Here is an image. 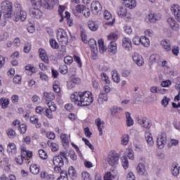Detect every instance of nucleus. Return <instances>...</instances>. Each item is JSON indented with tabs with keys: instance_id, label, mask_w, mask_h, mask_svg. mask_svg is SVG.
Returning a JSON list of instances; mask_svg holds the SVG:
<instances>
[{
	"instance_id": "nucleus-58",
	"label": "nucleus",
	"mask_w": 180,
	"mask_h": 180,
	"mask_svg": "<svg viewBox=\"0 0 180 180\" xmlns=\"http://www.w3.org/2000/svg\"><path fill=\"white\" fill-rule=\"evenodd\" d=\"M14 7L15 8V12H20V11H23V9H22V5L19 2H15L14 4Z\"/></svg>"
},
{
	"instance_id": "nucleus-43",
	"label": "nucleus",
	"mask_w": 180,
	"mask_h": 180,
	"mask_svg": "<svg viewBox=\"0 0 180 180\" xmlns=\"http://www.w3.org/2000/svg\"><path fill=\"white\" fill-rule=\"evenodd\" d=\"M101 79L102 81H105V84H110V80L109 79V77H108V75L105 72H102L101 74Z\"/></svg>"
},
{
	"instance_id": "nucleus-22",
	"label": "nucleus",
	"mask_w": 180,
	"mask_h": 180,
	"mask_svg": "<svg viewBox=\"0 0 180 180\" xmlns=\"http://www.w3.org/2000/svg\"><path fill=\"white\" fill-rule=\"evenodd\" d=\"M39 57L41 60L46 64H49V63H50V60H49V56H47L46 50L43 49H39Z\"/></svg>"
},
{
	"instance_id": "nucleus-47",
	"label": "nucleus",
	"mask_w": 180,
	"mask_h": 180,
	"mask_svg": "<svg viewBox=\"0 0 180 180\" xmlns=\"http://www.w3.org/2000/svg\"><path fill=\"white\" fill-rule=\"evenodd\" d=\"M69 157L73 161H77V154L75 153V151L74 150H70L68 153Z\"/></svg>"
},
{
	"instance_id": "nucleus-35",
	"label": "nucleus",
	"mask_w": 180,
	"mask_h": 180,
	"mask_svg": "<svg viewBox=\"0 0 180 180\" xmlns=\"http://www.w3.org/2000/svg\"><path fill=\"white\" fill-rule=\"evenodd\" d=\"M88 26L89 29L92 32H96L98 30V25L94 21H89Z\"/></svg>"
},
{
	"instance_id": "nucleus-52",
	"label": "nucleus",
	"mask_w": 180,
	"mask_h": 180,
	"mask_svg": "<svg viewBox=\"0 0 180 180\" xmlns=\"http://www.w3.org/2000/svg\"><path fill=\"white\" fill-rule=\"evenodd\" d=\"M60 70L61 74H67L68 72V67L66 65H61Z\"/></svg>"
},
{
	"instance_id": "nucleus-41",
	"label": "nucleus",
	"mask_w": 180,
	"mask_h": 180,
	"mask_svg": "<svg viewBox=\"0 0 180 180\" xmlns=\"http://www.w3.org/2000/svg\"><path fill=\"white\" fill-rule=\"evenodd\" d=\"M53 88L54 92H56V94H60V92H61V89L60 88L58 81H55L53 82Z\"/></svg>"
},
{
	"instance_id": "nucleus-21",
	"label": "nucleus",
	"mask_w": 180,
	"mask_h": 180,
	"mask_svg": "<svg viewBox=\"0 0 180 180\" xmlns=\"http://www.w3.org/2000/svg\"><path fill=\"white\" fill-rule=\"evenodd\" d=\"M56 104H52L51 106H49V108H46L44 111V115L49 119H53V112H56Z\"/></svg>"
},
{
	"instance_id": "nucleus-9",
	"label": "nucleus",
	"mask_w": 180,
	"mask_h": 180,
	"mask_svg": "<svg viewBox=\"0 0 180 180\" xmlns=\"http://www.w3.org/2000/svg\"><path fill=\"white\" fill-rule=\"evenodd\" d=\"M27 18V13H26V11L23 10L15 12L14 15L13 17V19L15 22H19V20H21V22H25V20H26Z\"/></svg>"
},
{
	"instance_id": "nucleus-5",
	"label": "nucleus",
	"mask_w": 180,
	"mask_h": 180,
	"mask_svg": "<svg viewBox=\"0 0 180 180\" xmlns=\"http://www.w3.org/2000/svg\"><path fill=\"white\" fill-rule=\"evenodd\" d=\"M56 37L58 41H60L61 44H63V46L68 44V35H67V32L62 28L58 30Z\"/></svg>"
},
{
	"instance_id": "nucleus-17",
	"label": "nucleus",
	"mask_w": 180,
	"mask_h": 180,
	"mask_svg": "<svg viewBox=\"0 0 180 180\" xmlns=\"http://www.w3.org/2000/svg\"><path fill=\"white\" fill-rule=\"evenodd\" d=\"M88 43L91 49L93 57H96V56H98V46L96 45V41H95V39H90Z\"/></svg>"
},
{
	"instance_id": "nucleus-20",
	"label": "nucleus",
	"mask_w": 180,
	"mask_h": 180,
	"mask_svg": "<svg viewBox=\"0 0 180 180\" xmlns=\"http://www.w3.org/2000/svg\"><path fill=\"white\" fill-rule=\"evenodd\" d=\"M133 61L139 65V67H141L143 64H144V60H143V57L140 56V54L137 53H134L132 55Z\"/></svg>"
},
{
	"instance_id": "nucleus-34",
	"label": "nucleus",
	"mask_w": 180,
	"mask_h": 180,
	"mask_svg": "<svg viewBox=\"0 0 180 180\" xmlns=\"http://www.w3.org/2000/svg\"><path fill=\"white\" fill-rule=\"evenodd\" d=\"M112 81L116 84H119L120 82V76L119 75V73H117V71L116 70L112 71Z\"/></svg>"
},
{
	"instance_id": "nucleus-19",
	"label": "nucleus",
	"mask_w": 180,
	"mask_h": 180,
	"mask_svg": "<svg viewBox=\"0 0 180 180\" xmlns=\"http://www.w3.org/2000/svg\"><path fill=\"white\" fill-rule=\"evenodd\" d=\"M117 15L120 18H124L125 20H129L131 19L130 15H127V10L124 7H120L118 8Z\"/></svg>"
},
{
	"instance_id": "nucleus-1",
	"label": "nucleus",
	"mask_w": 180,
	"mask_h": 180,
	"mask_svg": "<svg viewBox=\"0 0 180 180\" xmlns=\"http://www.w3.org/2000/svg\"><path fill=\"white\" fill-rule=\"evenodd\" d=\"M70 99L77 106H89L94 102L92 93L90 91L75 92L70 95Z\"/></svg>"
},
{
	"instance_id": "nucleus-49",
	"label": "nucleus",
	"mask_w": 180,
	"mask_h": 180,
	"mask_svg": "<svg viewBox=\"0 0 180 180\" xmlns=\"http://www.w3.org/2000/svg\"><path fill=\"white\" fill-rule=\"evenodd\" d=\"M171 101L170 98H167V96H165L163 99L162 100V105L164 106V108H167L168 106V103Z\"/></svg>"
},
{
	"instance_id": "nucleus-27",
	"label": "nucleus",
	"mask_w": 180,
	"mask_h": 180,
	"mask_svg": "<svg viewBox=\"0 0 180 180\" xmlns=\"http://www.w3.org/2000/svg\"><path fill=\"white\" fill-rule=\"evenodd\" d=\"M124 5L127 8H129V9H133V8H136V0H122Z\"/></svg>"
},
{
	"instance_id": "nucleus-6",
	"label": "nucleus",
	"mask_w": 180,
	"mask_h": 180,
	"mask_svg": "<svg viewBox=\"0 0 180 180\" xmlns=\"http://www.w3.org/2000/svg\"><path fill=\"white\" fill-rule=\"evenodd\" d=\"M68 161V158H67V153L65 152H60L58 156L53 157V162L54 165H59V167H64V159Z\"/></svg>"
},
{
	"instance_id": "nucleus-45",
	"label": "nucleus",
	"mask_w": 180,
	"mask_h": 180,
	"mask_svg": "<svg viewBox=\"0 0 180 180\" xmlns=\"http://www.w3.org/2000/svg\"><path fill=\"white\" fill-rule=\"evenodd\" d=\"M38 153L40 158H41L42 160H47V153H46L44 150L40 149L39 150Z\"/></svg>"
},
{
	"instance_id": "nucleus-62",
	"label": "nucleus",
	"mask_w": 180,
	"mask_h": 180,
	"mask_svg": "<svg viewBox=\"0 0 180 180\" xmlns=\"http://www.w3.org/2000/svg\"><path fill=\"white\" fill-rule=\"evenodd\" d=\"M172 51L174 56H178V54H179V47L177 46H174L172 48Z\"/></svg>"
},
{
	"instance_id": "nucleus-29",
	"label": "nucleus",
	"mask_w": 180,
	"mask_h": 180,
	"mask_svg": "<svg viewBox=\"0 0 180 180\" xmlns=\"http://www.w3.org/2000/svg\"><path fill=\"white\" fill-rule=\"evenodd\" d=\"M125 116L127 119V126L128 127H131V126L134 124V121L133 120V118H131V116H130V112H125Z\"/></svg>"
},
{
	"instance_id": "nucleus-38",
	"label": "nucleus",
	"mask_w": 180,
	"mask_h": 180,
	"mask_svg": "<svg viewBox=\"0 0 180 180\" xmlns=\"http://www.w3.org/2000/svg\"><path fill=\"white\" fill-rule=\"evenodd\" d=\"M121 160L122 167L124 168V169H127L129 168V160L127 159V157L122 156Z\"/></svg>"
},
{
	"instance_id": "nucleus-56",
	"label": "nucleus",
	"mask_w": 180,
	"mask_h": 180,
	"mask_svg": "<svg viewBox=\"0 0 180 180\" xmlns=\"http://www.w3.org/2000/svg\"><path fill=\"white\" fill-rule=\"evenodd\" d=\"M35 110H36V112L38 113V115H42V113H44V112L46 111V108L38 106V107L36 108Z\"/></svg>"
},
{
	"instance_id": "nucleus-2",
	"label": "nucleus",
	"mask_w": 180,
	"mask_h": 180,
	"mask_svg": "<svg viewBox=\"0 0 180 180\" xmlns=\"http://www.w3.org/2000/svg\"><path fill=\"white\" fill-rule=\"evenodd\" d=\"M117 40V34L116 32H112L107 37L108 50L112 54H116L117 53V46L115 42Z\"/></svg>"
},
{
	"instance_id": "nucleus-42",
	"label": "nucleus",
	"mask_w": 180,
	"mask_h": 180,
	"mask_svg": "<svg viewBox=\"0 0 180 180\" xmlns=\"http://www.w3.org/2000/svg\"><path fill=\"white\" fill-rule=\"evenodd\" d=\"M50 46L52 49H57L59 47L58 43L54 39H51L49 40Z\"/></svg>"
},
{
	"instance_id": "nucleus-11",
	"label": "nucleus",
	"mask_w": 180,
	"mask_h": 180,
	"mask_svg": "<svg viewBox=\"0 0 180 180\" xmlns=\"http://www.w3.org/2000/svg\"><path fill=\"white\" fill-rule=\"evenodd\" d=\"M136 122L144 129H150L151 127V122L146 117H137Z\"/></svg>"
},
{
	"instance_id": "nucleus-23",
	"label": "nucleus",
	"mask_w": 180,
	"mask_h": 180,
	"mask_svg": "<svg viewBox=\"0 0 180 180\" xmlns=\"http://www.w3.org/2000/svg\"><path fill=\"white\" fill-rule=\"evenodd\" d=\"M122 46L124 47V49H125V50H127V51H130V50H131L132 49L131 40H130L127 37H124L122 39Z\"/></svg>"
},
{
	"instance_id": "nucleus-61",
	"label": "nucleus",
	"mask_w": 180,
	"mask_h": 180,
	"mask_svg": "<svg viewBox=\"0 0 180 180\" xmlns=\"http://www.w3.org/2000/svg\"><path fill=\"white\" fill-rule=\"evenodd\" d=\"M103 15L105 19H106L107 20H109V19L112 18V14L108 11H105Z\"/></svg>"
},
{
	"instance_id": "nucleus-32",
	"label": "nucleus",
	"mask_w": 180,
	"mask_h": 180,
	"mask_svg": "<svg viewBox=\"0 0 180 180\" xmlns=\"http://www.w3.org/2000/svg\"><path fill=\"white\" fill-rule=\"evenodd\" d=\"M68 175L71 179H76L77 178V172L75 171V169H74V167H70L68 169Z\"/></svg>"
},
{
	"instance_id": "nucleus-63",
	"label": "nucleus",
	"mask_w": 180,
	"mask_h": 180,
	"mask_svg": "<svg viewBox=\"0 0 180 180\" xmlns=\"http://www.w3.org/2000/svg\"><path fill=\"white\" fill-rule=\"evenodd\" d=\"M23 158L22 156L18 155V157L15 158V162L17 164H19L20 165H22L23 164Z\"/></svg>"
},
{
	"instance_id": "nucleus-10",
	"label": "nucleus",
	"mask_w": 180,
	"mask_h": 180,
	"mask_svg": "<svg viewBox=\"0 0 180 180\" xmlns=\"http://www.w3.org/2000/svg\"><path fill=\"white\" fill-rule=\"evenodd\" d=\"M91 9L94 15H102V5L99 1H93L91 4Z\"/></svg>"
},
{
	"instance_id": "nucleus-8",
	"label": "nucleus",
	"mask_w": 180,
	"mask_h": 180,
	"mask_svg": "<svg viewBox=\"0 0 180 180\" xmlns=\"http://www.w3.org/2000/svg\"><path fill=\"white\" fill-rule=\"evenodd\" d=\"M110 92V87L109 86H105L103 91L98 95V102L99 105H102L104 102H108V94Z\"/></svg>"
},
{
	"instance_id": "nucleus-37",
	"label": "nucleus",
	"mask_w": 180,
	"mask_h": 180,
	"mask_svg": "<svg viewBox=\"0 0 180 180\" xmlns=\"http://www.w3.org/2000/svg\"><path fill=\"white\" fill-rule=\"evenodd\" d=\"M98 44L99 49H100V53L103 54V53H105V51H106V47H105V44L103 42V39H98Z\"/></svg>"
},
{
	"instance_id": "nucleus-24",
	"label": "nucleus",
	"mask_w": 180,
	"mask_h": 180,
	"mask_svg": "<svg viewBox=\"0 0 180 180\" xmlns=\"http://www.w3.org/2000/svg\"><path fill=\"white\" fill-rule=\"evenodd\" d=\"M160 44L164 50L171 51V43H169V40L163 39L161 41Z\"/></svg>"
},
{
	"instance_id": "nucleus-53",
	"label": "nucleus",
	"mask_w": 180,
	"mask_h": 180,
	"mask_svg": "<svg viewBox=\"0 0 180 180\" xmlns=\"http://www.w3.org/2000/svg\"><path fill=\"white\" fill-rule=\"evenodd\" d=\"M132 41L136 46H139L141 43V38L140 37H135L133 38Z\"/></svg>"
},
{
	"instance_id": "nucleus-57",
	"label": "nucleus",
	"mask_w": 180,
	"mask_h": 180,
	"mask_svg": "<svg viewBox=\"0 0 180 180\" xmlns=\"http://www.w3.org/2000/svg\"><path fill=\"white\" fill-rule=\"evenodd\" d=\"M25 70L27 71H31L32 74H34L36 72V68H34L32 65H27L25 66Z\"/></svg>"
},
{
	"instance_id": "nucleus-28",
	"label": "nucleus",
	"mask_w": 180,
	"mask_h": 180,
	"mask_svg": "<svg viewBox=\"0 0 180 180\" xmlns=\"http://www.w3.org/2000/svg\"><path fill=\"white\" fill-rule=\"evenodd\" d=\"M30 120L32 124H35L37 129H40V127H41V123L39 122V117L36 115L31 116Z\"/></svg>"
},
{
	"instance_id": "nucleus-18",
	"label": "nucleus",
	"mask_w": 180,
	"mask_h": 180,
	"mask_svg": "<svg viewBox=\"0 0 180 180\" xmlns=\"http://www.w3.org/2000/svg\"><path fill=\"white\" fill-rule=\"evenodd\" d=\"M137 172L139 175H143L146 176L148 174V170L147 169V166L143 163H139L136 167Z\"/></svg>"
},
{
	"instance_id": "nucleus-40",
	"label": "nucleus",
	"mask_w": 180,
	"mask_h": 180,
	"mask_svg": "<svg viewBox=\"0 0 180 180\" xmlns=\"http://www.w3.org/2000/svg\"><path fill=\"white\" fill-rule=\"evenodd\" d=\"M141 44L142 46H144V47H148V46H150V39L146 37H142L141 38Z\"/></svg>"
},
{
	"instance_id": "nucleus-48",
	"label": "nucleus",
	"mask_w": 180,
	"mask_h": 180,
	"mask_svg": "<svg viewBox=\"0 0 180 180\" xmlns=\"http://www.w3.org/2000/svg\"><path fill=\"white\" fill-rule=\"evenodd\" d=\"M82 180H91V175L87 172H83L82 173Z\"/></svg>"
},
{
	"instance_id": "nucleus-13",
	"label": "nucleus",
	"mask_w": 180,
	"mask_h": 180,
	"mask_svg": "<svg viewBox=\"0 0 180 180\" xmlns=\"http://www.w3.org/2000/svg\"><path fill=\"white\" fill-rule=\"evenodd\" d=\"M161 19V16L155 13H150L145 18L147 23H155L158 20Z\"/></svg>"
},
{
	"instance_id": "nucleus-60",
	"label": "nucleus",
	"mask_w": 180,
	"mask_h": 180,
	"mask_svg": "<svg viewBox=\"0 0 180 180\" xmlns=\"http://www.w3.org/2000/svg\"><path fill=\"white\" fill-rule=\"evenodd\" d=\"M13 44L15 46V47H20V39L18 37L14 39Z\"/></svg>"
},
{
	"instance_id": "nucleus-39",
	"label": "nucleus",
	"mask_w": 180,
	"mask_h": 180,
	"mask_svg": "<svg viewBox=\"0 0 180 180\" xmlns=\"http://www.w3.org/2000/svg\"><path fill=\"white\" fill-rule=\"evenodd\" d=\"M82 14L85 16V18H89V15H91V11H89V8H86V6H82Z\"/></svg>"
},
{
	"instance_id": "nucleus-50",
	"label": "nucleus",
	"mask_w": 180,
	"mask_h": 180,
	"mask_svg": "<svg viewBox=\"0 0 180 180\" xmlns=\"http://www.w3.org/2000/svg\"><path fill=\"white\" fill-rule=\"evenodd\" d=\"M172 175H174V176H176V175H179V167H177L176 166H173L172 167Z\"/></svg>"
},
{
	"instance_id": "nucleus-33",
	"label": "nucleus",
	"mask_w": 180,
	"mask_h": 180,
	"mask_svg": "<svg viewBox=\"0 0 180 180\" xmlns=\"http://www.w3.org/2000/svg\"><path fill=\"white\" fill-rule=\"evenodd\" d=\"M148 146L153 147L154 146V141L153 140V136L151 134H146L145 135Z\"/></svg>"
},
{
	"instance_id": "nucleus-31",
	"label": "nucleus",
	"mask_w": 180,
	"mask_h": 180,
	"mask_svg": "<svg viewBox=\"0 0 180 180\" xmlns=\"http://www.w3.org/2000/svg\"><path fill=\"white\" fill-rule=\"evenodd\" d=\"M96 124L98 127V130L99 131V136H102L103 134V131H102V125L104 124L103 121L101 120V118H97L96 120Z\"/></svg>"
},
{
	"instance_id": "nucleus-15",
	"label": "nucleus",
	"mask_w": 180,
	"mask_h": 180,
	"mask_svg": "<svg viewBox=\"0 0 180 180\" xmlns=\"http://www.w3.org/2000/svg\"><path fill=\"white\" fill-rule=\"evenodd\" d=\"M167 22V25H169L170 29H172L173 32H178V30H179V24H178L176 19L169 18Z\"/></svg>"
},
{
	"instance_id": "nucleus-16",
	"label": "nucleus",
	"mask_w": 180,
	"mask_h": 180,
	"mask_svg": "<svg viewBox=\"0 0 180 180\" xmlns=\"http://www.w3.org/2000/svg\"><path fill=\"white\" fill-rule=\"evenodd\" d=\"M172 13L175 16L178 22H180V6L177 4H172L170 7Z\"/></svg>"
},
{
	"instance_id": "nucleus-7",
	"label": "nucleus",
	"mask_w": 180,
	"mask_h": 180,
	"mask_svg": "<svg viewBox=\"0 0 180 180\" xmlns=\"http://www.w3.org/2000/svg\"><path fill=\"white\" fill-rule=\"evenodd\" d=\"M120 157L116 152H110L108 157V162L111 167H116L119 164Z\"/></svg>"
},
{
	"instance_id": "nucleus-14",
	"label": "nucleus",
	"mask_w": 180,
	"mask_h": 180,
	"mask_svg": "<svg viewBox=\"0 0 180 180\" xmlns=\"http://www.w3.org/2000/svg\"><path fill=\"white\" fill-rule=\"evenodd\" d=\"M30 15L32 16V18H36V19H40L43 16V12L40 11L39 8H36L33 6L29 8Z\"/></svg>"
},
{
	"instance_id": "nucleus-64",
	"label": "nucleus",
	"mask_w": 180,
	"mask_h": 180,
	"mask_svg": "<svg viewBox=\"0 0 180 180\" xmlns=\"http://www.w3.org/2000/svg\"><path fill=\"white\" fill-rule=\"evenodd\" d=\"M127 180H136V176L133 172H129L127 176Z\"/></svg>"
},
{
	"instance_id": "nucleus-36",
	"label": "nucleus",
	"mask_w": 180,
	"mask_h": 180,
	"mask_svg": "<svg viewBox=\"0 0 180 180\" xmlns=\"http://www.w3.org/2000/svg\"><path fill=\"white\" fill-rule=\"evenodd\" d=\"M30 171L32 174H34V175H37V174L40 172V169L37 166V165H32L30 167Z\"/></svg>"
},
{
	"instance_id": "nucleus-59",
	"label": "nucleus",
	"mask_w": 180,
	"mask_h": 180,
	"mask_svg": "<svg viewBox=\"0 0 180 180\" xmlns=\"http://www.w3.org/2000/svg\"><path fill=\"white\" fill-rule=\"evenodd\" d=\"M82 141H84L86 146H88V147H89L90 149L94 150V146L91 145V142H89V140L85 138H82Z\"/></svg>"
},
{
	"instance_id": "nucleus-12",
	"label": "nucleus",
	"mask_w": 180,
	"mask_h": 180,
	"mask_svg": "<svg viewBox=\"0 0 180 180\" xmlns=\"http://www.w3.org/2000/svg\"><path fill=\"white\" fill-rule=\"evenodd\" d=\"M165 144H167V134L162 133V134L158 135L157 138V146L160 150H162V148L165 147Z\"/></svg>"
},
{
	"instance_id": "nucleus-44",
	"label": "nucleus",
	"mask_w": 180,
	"mask_h": 180,
	"mask_svg": "<svg viewBox=\"0 0 180 180\" xmlns=\"http://www.w3.org/2000/svg\"><path fill=\"white\" fill-rule=\"evenodd\" d=\"M121 143L122 144V146H127V144H129V135L128 134H124L122 136Z\"/></svg>"
},
{
	"instance_id": "nucleus-55",
	"label": "nucleus",
	"mask_w": 180,
	"mask_h": 180,
	"mask_svg": "<svg viewBox=\"0 0 180 180\" xmlns=\"http://www.w3.org/2000/svg\"><path fill=\"white\" fill-rule=\"evenodd\" d=\"M74 58L72 56H66L64 58V63L65 64H71L73 61Z\"/></svg>"
},
{
	"instance_id": "nucleus-26",
	"label": "nucleus",
	"mask_w": 180,
	"mask_h": 180,
	"mask_svg": "<svg viewBox=\"0 0 180 180\" xmlns=\"http://www.w3.org/2000/svg\"><path fill=\"white\" fill-rule=\"evenodd\" d=\"M117 178V174L113 171L105 173L104 180H115Z\"/></svg>"
},
{
	"instance_id": "nucleus-46",
	"label": "nucleus",
	"mask_w": 180,
	"mask_h": 180,
	"mask_svg": "<svg viewBox=\"0 0 180 180\" xmlns=\"http://www.w3.org/2000/svg\"><path fill=\"white\" fill-rule=\"evenodd\" d=\"M18 130H20V133L22 134H25L27 130V127L25 124H20V126L18 127Z\"/></svg>"
},
{
	"instance_id": "nucleus-4",
	"label": "nucleus",
	"mask_w": 180,
	"mask_h": 180,
	"mask_svg": "<svg viewBox=\"0 0 180 180\" xmlns=\"http://www.w3.org/2000/svg\"><path fill=\"white\" fill-rule=\"evenodd\" d=\"M32 3L37 6H42L44 9H53L54 0H31Z\"/></svg>"
},
{
	"instance_id": "nucleus-54",
	"label": "nucleus",
	"mask_w": 180,
	"mask_h": 180,
	"mask_svg": "<svg viewBox=\"0 0 180 180\" xmlns=\"http://www.w3.org/2000/svg\"><path fill=\"white\" fill-rule=\"evenodd\" d=\"M7 134L10 139H13L16 136V132L13 129H8Z\"/></svg>"
},
{
	"instance_id": "nucleus-51",
	"label": "nucleus",
	"mask_w": 180,
	"mask_h": 180,
	"mask_svg": "<svg viewBox=\"0 0 180 180\" xmlns=\"http://www.w3.org/2000/svg\"><path fill=\"white\" fill-rule=\"evenodd\" d=\"M48 144H50L52 151H57L58 150V145L57 143L49 141Z\"/></svg>"
},
{
	"instance_id": "nucleus-3",
	"label": "nucleus",
	"mask_w": 180,
	"mask_h": 180,
	"mask_svg": "<svg viewBox=\"0 0 180 180\" xmlns=\"http://www.w3.org/2000/svg\"><path fill=\"white\" fill-rule=\"evenodd\" d=\"M13 10V4L12 2L6 0L1 4V12L5 19L12 18V11Z\"/></svg>"
},
{
	"instance_id": "nucleus-25",
	"label": "nucleus",
	"mask_w": 180,
	"mask_h": 180,
	"mask_svg": "<svg viewBox=\"0 0 180 180\" xmlns=\"http://www.w3.org/2000/svg\"><path fill=\"white\" fill-rule=\"evenodd\" d=\"M7 152L10 155L16 154V145H15L13 143H8L7 146Z\"/></svg>"
},
{
	"instance_id": "nucleus-30",
	"label": "nucleus",
	"mask_w": 180,
	"mask_h": 180,
	"mask_svg": "<svg viewBox=\"0 0 180 180\" xmlns=\"http://www.w3.org/2000/svg\"><path fill=\"white\" fill-rule=\"evenodd\" d=\"M149 61L152 63V64H154V63H158L161 61V57L158 54H153L150 56Z\"/></svg>"
}]
</instances>
